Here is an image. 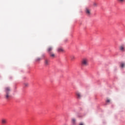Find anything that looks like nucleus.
<instances>
[{"label":"nucleus","instance_id":"2","mask_svg":"<svg viewBox=\"0 0 125 125\" xmlns=\"http://www.w3.org/2000/svg\"><path fill=\"white\" fill-rule=\"evenodd\" d=\"M81 66L82 67H87L88 66V59L83 58L81 61Z\"/></svg>","mask_w":125,"mask_h":125},{"label":"nucleus","instance_id":"13","mask_svg":"<svg viewBox=\"0 0 125 125\" xmlns=\"http://www.w3.org/2000/svg\"><path fill=\"white\" fill-rule=\"evenodd\" d=\"M50 56L51 57H55V55L53 53H51V52H50Z\"/></svg>","mask_w":125,"mask_h":125},{"label":"nucleus","instance_id":"6","mask_svg":"<svg viewBox=\"0 0 125 125\" xmlns=\"http://www.w3.org/2000/svg\"><path fill=\"white\" fill-rule=\"evenodd\" d=\"M7 123V120L5 119H3L1 120V124L2 125H6Z\"/></svg>","mask_w":125,"mask_h":125},{"label":"nucleus","instance_id":"1","mask_svg":"<svg viewBox=\"0 0 125 125\" xmlns=\"http://www.w3.org/2000/svg\"><path fill=\"white\" fill-rule=\"evenodd\" d=\"M11 91V89L9 87H6L5 88V92L6 93L5 98L6 99H8L9 97H10V91Z\"/></svg>","mask_w":125,"mask_h":125},{"label":"nucleus","instance_id":"18","mask_svg":"<svg viewBox=\"0 0 125 125\" xmlns=\"http://www.w3.org/2000/svg\"><path fill=\"white\" fill-rule=\"evenodd\" d=\"M106 102H107L108 103H109V102H110V100L108 99L106 100Z\"/></svg>","mask_w":125,"mask_h":125},{"label":"nucleus","instance_id":"17","mask_svg":"<svg viewBox=\"0 0 125 125\" xmlns=\"http://www.w3.org/2000/svg\"><path fill=\"white\" fill-rule=\"evenodd\" d=\"M71 60H74V59H75V56H71Z\"/></svg>","mask_w":125,"mask_h":125},{"label":"nucleus","instance_id":"4","mask_svg":"<svg viewBox=\"0 0 125 125\" xmlns=\"http://www.w3.org/2000/svg\"><path fill=\"white\" fill-rule=\"evenodd\" d=\"M78 99H81L82 98V95L79 92H76V93Z\"/></svg>","mask_w":125,"mask_h":125},{"label":"nucleus","instance_id":"10","mask_svg":"<svg viewBox=\"0 0 125 125\" xmlns=\"http://www.w3.org/2000/svg\"><path fill=\"white\" fill-rule=\"evenodd\" d=\"M71 121L73 125H76V119L75 118H72Z\"/></svg>","mask_w":125,"mask_h":125},{"label":"nucleus","instance_id":"11","mask_svg":"<svg viewBox=\"0 0 125 125\" xmlns=\"http://www.w3.org/2000/svg\"><path fill=\"white\" fill-rule=\"evenodd\" d=\"M117 1L120 2V3H124L125 2V0H117Z\"/></svg>","mask_w":125,"mask_h":125},{"label":"nucleus","instance_id":"7","mask_svg":"<svg viewBox=\"0 0 125 125\" xmlns=\"http://www.w3.org/2000/svg\"><path fill=\"white\" fill-rule=\"evenodd\" d=\"M58 52H64V49L62 47L58 48L57 49Z\"/></svg>","mask_w":125,"mask_h":125},{"label":"nucleus","instance_id":"16","mask_svg":"<svg viewBox=\"0 0 125 125\" xmlns=\"http://www.w3.org/2000/svg\"><path fill=\"white\" fill-rule=\"evenodd\" d=\"M42 59H41V58H37L36 59V62H38L39 61H41Z\"/></svg>","mask_w":125,"mask_h":125},{"label":"nucleus","instance_id":"8","mask_svg":"<svg viewBox=\"0 0 125 125\" xmlns=\"http://www.w3.org/2000/svg\"><path fill=\"white\" fill-rule=\"evenodd\" d=\"M120 50H121V51H122L123 52L125 51V46H121L120 47Z\"/></svg>","mask_w":125,"mask_h":125},{"label":"nucleus","instance_id":"14","mask_svg":"<svg viewBox=\"0 0 125 125\" xmlns=\"http://www.w3.org/2000/svg\"><path fill=\"white\" fill-rule=\"evenodd\" d=\"M24 85L25 87H28L29 86V83H24Z\"/></svg>","mask_w":125,"mask_h":125},{"label":"nucleus","instance_id":"5","mask_svg":"<svg viewBox=\"0 0 125 125\" xmlns=\"http://www.w3.org/2000/svg\"><path fill=\"white\" fill-rule=\"evenodd\" d=\"M85 13L87 14V15H88V16L90 15L91 14L90 10H89V9L88 8H86Z\"/></svg>","mask_w":125,"mask_h":125},{"label":"nucleus","instance_id":"21","mask_svg":"<svg viewBox=\"0 0 125 125\" xmlns=\"http://www.w3.org/2000/svg\"><path fill=\"white\" fill-rule=\"evenodd\" d=\"M43 57H44V56L43 55Z\"/></svg>","mask_w":125,"mask_h":125},{"label":"nucleus","instance_id":"15","mask_svg":"<svg viewBox=\"0 0 125 125\" xmlns=\"http://www.w3.org/2000/svg\"><path fill=\"white\" fill-rule=\"evenodd\" d=\"M120 67H121V68H124V67H125V63H121L120 64Z\"/></svg>","mask_w":125,"mask_h":125},{"label":"nucleus","instance_id":"12","mask_svg":"<svg viewBox=\"0 0 125 125\" xmlns=\"http://www.w3.org/2000/svg\"><path fill=\"white\" fill-rule=\"evenodd\" d=\"M98 4H97V2H93V5L94 7H96V6H97Z\"/></svg>","mask_w":125,"mask_h":125},{"label":"nucleus","instance_id":"19","mask_svg":"<svg viewBox=\"0 0 125 125\" xmlns=\"http://www.w3.org/2000/svg\"><path fill=\"white\" fill-rule=\"evenodd\" d=\"M79 125H83V123H81Z\"/></svg>","mask_w":125,"mask_h":125},{"label":"nucleus","instance_id":"9","mask_svg":"<svg viewBox=\"0 0 125 125\" xmlns=\"http://www.w3.org/2000/svg\"><path fill=\"white\" fill-rule=\"evenodd\" d=\"M53 49V47L52 46H49L48 47L47 50L48 52H50L51 51H52Z\"/></svg>","mask_w":125,"mask_h":125},{"label":"nucleus","instance_id":"20","mask_svg":"<svg viewBox=\"0 0 125 125\" xmlns=\"http://www.w3.org/2000/svg\"><path fill=\"white\" fill-rule=\"evenodd\" d=\"M63 125H67V124H64Z\"/></svg>","mask_w":125,"mask_h":125},{"label":"nucleus","instance_id":"3","mask_svg":"<svg viewBox=\"0 0 125 125\" xmlns=\"http://www.w3.org/2000/svg\"><path fill=\"white\" fill-rule=\"evenodd\" d=\"M44 64L45 66H48V65H49V60L45 59L44 62Z\"/></svg>","mask_w":125,"mask_h":125}]
</instances>
